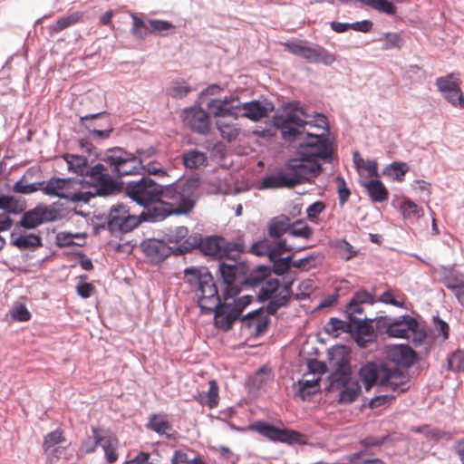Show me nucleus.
<instances>
[{
	"label": "nucleus",
	"instance_id": "obj_1",
	"mask_svg": "<svg viewBox=\"0 0 464 464\" xmlns=\"http://www.w3.org/2000/svg\"><path fill=\"white\" fill-rule=\"evenodd\" d=\"M199 178L192 176L180 182V178L169 184H159L150 177L126 183L124 193L142 208L146 215H155V221L161 222L169 216L188 214L196 205V193Z\"/></svg>",
	"mask_w": 464,
	"mask_h": 464
},
{
	"label": "nucleus",
	"instance_id": "obj_2",
	"mask_svg": "<svg viewBox=\"0 0 464 464\" xmlns=\"http://www.w3.org/2000/svg\"><path fill=\"white\" fill-rule=\"evenodd\" d=\"M185 283L200 293L198 305L202 314H214V326L224 333L233 329L241 315L231 303L223 300L213 274L207 266H188L183 271Z\"/></svg>",
	"mask_w": 464,
	"mask_h": 464
},
{
	"label": "nucleus",
	"instance_id": "obj_3",
	"mask_svg": "<svg viewBox=\"0 0 464 464\" xmlns=\"http://www.w3.org/2000/svg\"><path fill=\"white\" fill-rule=\"evenodd\" d=\"M323 171L319 161H311L305 157L295 155L288 159L285 169L276 175H266L262 180L263 188H293L304 183H313L314 179Z\"/></svg>",
	"mask_w": 464,
	"mask_h": 464
},
{
	"label": "nucleus",
	"instance_id": "obj_4",
	"mask_svg": "<svg viewBox=\"0 0 464 464\" xmlns=\"http://www.w3.org/2000/svg\"><path fill=\"white\" fill-rule=\"evenodd\" d=\"M248 272L247 260L218 259L215 270L214 280L223 296L224 301L234 299L245 290V276Z\"/></svg>",
	"mask_w": 464,
	"mask_h": 464
},
{
	"label": "nucleus",
	"instance_id": "obj_5",
	"mask_svg": "<svg viewBox=\"0 0 464 464\" xmlns=\"http://www.w3.org/2000/svg\"><path fill=\"white\" fill-rule=\"evenodd\" d=\"M154 217L155 215H146L142 211L136 213L125 203L113 204L109 210L108 231L112 236L125 235L142 223H157Z\"/></svg>",
	"mask_w": 464,
	"mask_h": 464
},
{
	"label": "nucleus",
	"instance_id": "obj_6",
	"mask_svg": "<svg viewBox=\"0 0 464 464\" xmlns=\"http://www.w3.org/2000/svg\"><path fill=\"white\" fill-rule=\"evenodd\" d=\"M295 154L305 157L311 161L322 160L331 164L334 160V145L328 134H314L307 132L299 142Z\"/></svg>",
	"mask_w": 464,
	"mask_h": 464
},
{
	"label": "nucleus",
	"instance_id": "obj_7",
	"mask_svg": "<svg viewBox=\"0 0 464 464\" xmlns=\"http://www.w3.org/2000/svg\"><path fill=\"white\" fill-rule=\"evenodd\" d=\"M283 45L288 53L302 57L308 63L331 66L336 61L334 53L319 44L307 40L287 41Z\"/></svg>",
	"mask_w": 464,
	"mask_h": 464
},
{
	"label": "nucleus",
	"instance_id": "obj_8",
	"mask_svg": "<svg viewBox=\"0 0 464 464\" xmlns=\"http://www.w3.org/2000/svg\"><path fill=\"white\" fill-rule=\"evenodd\" d=\"M249 429L274 442H281L290 446L305 445L307 443L305 436L301 432L291 429L278 428L266 420H256L249 426Z\"/></svg>",
	"mask_w": 464,
	"mask_h": 464
},
{
	"label": "nucleus",
	"instance_id": "obj_9",
	"mask_svg": "<svg viewBox=\"0 0 464 464\" xmlns=\"http://www.w3.org/2000/svg\"><path fill=\"white\" fill-rule=\"evenodd\" d=\"M273 126L278 130L283 140L288 143L301 141L306 133L307 120L294 117L293 114L275 113L272 118Z\"/></svg>",
	"mask_w": 464,
	"mask_h": 464
},
{
	"label": "nucleus",
	"instance_id": "obj_10",
	"mask_svg": "<svg viewBox=\"0 0 464 464\" xmlns=\"http://www.w3.org/2000/svg\"><path fill=\"white\" fill-rule=\"evenodd\" d=\"M352 349L345 344L337 343L327 350V360L334 371L327 379L335 378V382L343 383L349 375H352L351 368Z\"/></svg>",
	"mask_w": 464,
	"mask_h": 464
},
{
	"label": "nucleus",
	"instance_id": "obj_11",
	"mask_svg": "<svg viewBox=\"0 0 464 464\" xmlns=\"http://www.w3.org/2000/svg\"><path fill=\"white\" fill-rule=\"evenodd\" d=\"M385 375L386 362L383 360L366 361L358 370V376L366 392H370L375 386L384 387L387 383Z\"/></svg>",
	"mask_w": 464,
	"mask_h": 464
},
{
	"label": "nucleus",
	"instance_id": "obj_12",
	"mask_svg": "<svg viewBox=\"0 0 464 464\" xmlns=\"http://www.w3.org/2000/svg\"><path fill=\"white\" fill-rule=\"evenodd\" d=\"M184 124L194 133L208 135L211 130L209 113L199 105H192L182 110Z\"/></svg>",
	"mask_w": 464,
	"mask_h": 464
},
{
	"label": "nucleus",
	"instance_id": "obj_13",
	"mask_svg": "<svg viewBox=\"0 0 464 464\" xmlns=\"http://www.w3.org/2000/svg\"><path fill=\"white\" fill-rule=\"evenodd\" d=\"M384 354L389 362L405 370L419 360L418 353L408 343L388 344L384 348Z\"/></svg>",
	"mask_w": 464,
	"mask_h": 464
},
{
	"label": "nucleus",
	"instance_id": "obj_14",
	"mask_svg": "<svg viewBox=\"0 0 464 464\" xmlns=\"http://www.w3.org/2000/svg\"><path fill=\"white\" fill-rule=\"evenodd\" d=\"M329 384L325 387L328 392L338 391L339 398L337 400L340 405H349L354 402L362 392V386L357 380H352V375L343 382H335V378L327 379Z\"/></svg>",
	"mask_w": 464,
	"mask_h": 464
},
{
	"label": "nucleus",
	"instance_id": "obj_15",
	"mask_svg": "<svg viewBox=\"0 0 464 464\" xmlns=\"http://www.w3.org/2000/svg\"><path fill=\"white\" fill-rule=\"evenodd\" d=\"M143 254L153 263H161L170 256H174L172 246L167 244L164 238H145L140 244Z\"/></svg>",
	"mask_w": 464,
	"mask_h": 464
},
{
	"label": "nucleus",
	"instance_id": "obj_16",
	"mask_svg": "<svg viewBox=\"0 0 464 464\" xmlns=\"http://www.w3.org/2000/svg\"><path fill=\"white\" fill-rule=\"evenodd\" d=\"M267 304L263 305L256 310L250 311L241 317L242 326L246 329L255 328V332L252 334L254 337L263 335L266 331L271 323L267 314Z\"/></svg>",
	"mask_w": 464,
	"mask_h": 464
},
{
	"label": "nucleus",
	"instance_id": "obj_17",
	"mask_svg": "<svg viewBox=\"0 0 464 464\" xmlns=\"http://www.w3.org/2000/svg\"><path fill=\"white\" fill-rule=\"evenodd\" d=\"M237 105H239V110L244 111L241 117L246 118L252 121H258L267 117L268 114L275 110L274 102L264 97L259 100H252L243 103L238 102Z\"/></svg>",
	"mask_w": 464,
	"mask_h": 464
},
{
	"label": "nucleus",
	"instance_id": "obj_18",
	"mask_svg": "<svg viewBox=\"0 0 464 464\" xmlns=\"http://www.w3.org/2000/svg\"><path fill=\"white\" fill-rule=\"evenodd\" d=\"M15 227L10 234V245L16 247L21 251L30 250L34 251L43 246V239L39 234L35 233H22L17 231Z\"/></svg>",
	"mask_w": 464,
	"mask_h": 464
},
{
	"label": "nucleus",
	"instance_id": "obj_19",
	"mask_svg": "<svg viewBox=\"0 0 464 464\" xmlns=\"http://www.w3.org/2000/svg\"><path fill=\"white\" fill-rule=\"evenodd\" d=\"M131 152L121 147H111L106 150L105 155L101 159L114 177H118L122 166L128 162Z\"/></svg>",
	"mask_w": 464,
	"mask_h": 464
},
{
	"label": "nucleus",
	"instance_id": "obj_20",
	"mask_svg": "<svg viewBox=\"0 0 464 464\" xmlns=\"http://www.w3.org/2000/svg\"><path fill=\"white\" fill-rule=\"evenodd\" d=\"M95 194L99 197H107L121 193L125 188V183L117 177L110 174L102 175V178L94 181Z\"/></svg>",
	"mask_w": 464,
	"mask_h": 464
},
{
	"label": "nucleus",
	"instance_id": "obj_21",
	"mask_svg": "<svg viewBox=\"0 0 464 464\" xmlns=\"http://www.w3.org/2000/svg\"><path fill=\"white\" fill-rule=\"evenodd\" d=\"M294 280L286 281L283 284L282 289L276 295V298L267 304V314L276 315L279 309L287 307L293 299L294 292L292 289Z\"/></svg>",
	"mask_w": 464,
	"mask_h": 464
},
{
	"label": "nucleus",
	"instance_id": "obj_22",
	"mask_svg": "<svg viewBox=\"0 0 464 464\" xmlns=\"http://www.w3.org/2000/svg\"><path fill=\"white\" fill-rule=\"evenodd\" d=\"M83 179H76L74 178L53 177L48 181H44V194L64 199L65 198H68L67 193L61 190L67 188L72 182L81 183Z\"/></svg>",
	"mask_w": 464,
	"mask_h": 464
},
{
	"label": "nucleus",
	"instance_id": "obj_23",
	"mask_svg": "<svg viewBox=\"0 0 464 464\" xmlns=\"http://www.w3.org/2000/svg\"><path fill=\"white\" fill-rule=\"evenodd\" d=\"M271 278V270L269 265H258L253 269L248 265L247 276H245V289L255 288Z\"/></svg>",
	"mask_w": 464,
	"mask_h": 464
},
{
	"label": "nucleus",
	"instance_id": "obj_24",
	"mask_svg": "<svg viewBox=\"0 0 464 464\" xmlns=\"http://www.w3.org/2000/svg\"><path fill=\"white\" fill-rule=\"evenodd\" d=\"M414 324L415 317L409 314L394 317L392 322L389 337L409 339V329H411Z\"/></svg>",
	"mask_w": 464,
	"mask_h": 464
},
{
	"label": "nucleus",
	"instance_id": "obj_25",
	"mask_svg": "<svg viewBox=\"0 0 464 464\" xmlns=\"http://www.w3.org/2000/svg\"><path fill=\"white\" fill-rule=\"evenodd\" d=\"M93 440L96 445H99L104 451L105 459L109 463H114L118 459L116 451L117 439L111 436H102L98 433V429L92 427Z\"/></svg>",
	"mask_w": 464,
	"mask_h": 464
},
{
	"label": "nucleus",
	"instance_id": "obj_26",
	"mask_svg": "<svg viewBox=\"0 0 464 464\" xmlns=\"http://www.w3.org/2000/svg\"><path fill=\"white\" fill-rule=\"evenodd\" d=\"M26 209L24 198L13 195L0 194V210L5 215H19Z\"/></svg>",
	"mask_w": 464,
	"mask_h": 464
},
{
	"label": "nucleus",
	"instance_id": "obj_27",
	"mask_svg": "<svg viewBox=\"0 0 464 464\" xmlns=\"http://www.w3.org/2000/svg\"><path fill=\"white\" fill-rule=\"evenodd\" d=\"M376 300L372 293H370L364 288H361L353 294L352 298L347 303L346 309L352 311V313H363V304H373Z\"/></svg>",
	"mask_w": 464,
	"mask_h": 464
},
{
	"label": "nucleus",
	"instance_id": "obj_28",
	"mask_svg": "<svg viewBox=\"0 0 464 464\" xmlns=\"http://www.w3.org/2000/svg\"><path fill=\"white\" fill-rule=\"evenodd\" d=\"M243 254H246V246L223 237L220 259L239 261Z\"/></svg>",
	"mask_w": 464,
	"mask_h": 464
},
{
	"label": "nucleus",
	"instance_id": "obj_29",
	"mask_svg": "<svg viewBox=\"0 0 464 464\" xmlns=\"http://www.w3.org/2000/svg\"><path fill=\"white\" fill-rule=\"evenodd\" d=\"M92 124V128L103 129L112 126L110 113L106 111H99L96 113L85 114L80 116L79 126L81 129L85 130V126Z\"/></svg>",
	"mask_w": 464,
	"mask_h": 464
},
{
	"label": "nucleus",
	"instance_id": "obj_30",
	"mask_svg": "<svg viewBox=\"0 0 464 464\" xmlns=\"http://www.w3.org/2000/svg\"><path fill=\"white\" fill-rule=\"evenodd\" d=\"M223 236L211 235L203 237L201 236V243L199 251L204 256H212L217 258V263L220 259Z\"/></svg>",
	"mask_w": 464,
	"mask_h": 464
},
{
	"label": "nucleus",
	"instance_id": "obj_31",
	"mask_svg": "<svg viewBox=\"0 0 464 464\" xmlns=\"http://www.w3.org/2000/svg\"><path fill=\"white\" fill-rule=\"evenodd\" d=\"M362 186L367 189L372 202L382 203L387 200L389 192L381 179L366 180L362 183Z\"/></svg>",
	"mask_w": 464,
	"mask_h": 464
},
{
	"label": "nucleus",
	"instance_id": "obj_32",
	"mask_svg": "<svg viewBox=\"0 0 464 464\" xmlns=\"http://www.w3.org/2000/svg\"><path fill=\"white\" fill-rule=\"evenodd\" d=\"M207 108L208 110L209 116L213 117H234L237 119L238 117L237 111H239V105H231L229 107H226L223 105L219 99H210L206 103Z\"/></svg>",
	"mask_w": 464,
	"mask_h": 464
},
{
	"label": "nucleus",
	"instance_id": "obj_33",
	"mask_svg": "<svg viewBox=\"0 0 464 464\" xmlns=\"http://www.w3.org/2000/svg\"><path fill=\"white\" fill-rule=\"evenodd\" d=\"M261 287L256 294V301L258 303H270L276 298L278 290L281 287V282L278 278L271 277L265 283L261 284Z\"/></svg>",
	"mask_w": 464,
	"mask_h": 464
},
{
	"label": "nucleus",
	"instance_id": "obj_34",
	"mask_svg": "<svg viewBox=\"0 0 464 464\" xmlns=\"http://www.w3.org/2000/svg\"><path fill=\"white\" fill-rule=\"evenodd\" d=\"M147 427L160 436H165L169 440L175 439V431L171 424L168 420L157 414H152L150 417Z\"/></svg>",
	"mask_w": 464,
	"mask_h": 464
},
{
	"label": "nucleus",
	"instance_id": "obj_35",
	"mask_svg": "<svg viewBox=\"0 0 464 464\" xmlns=\"http://www.w3.org/2000/svg\"><path fill=\"white\" fill-rule=\"evenodd\" d=\"M298 386L295 392V396L299 397L302 401H310L311 397L320 392V379L314 380H303L299 379L297 382L293 384V387Z\"/></svg>",
	"mask_w": 464,
	"mask_h": 464
},
{
	"label": "nucleus",
	"instance_id": "obj_36",
	"mask_svg": "<svg viewBox=\"0 0 464 464\" xmlns=\"http://www.w3.org/2000/svg\"><path fill=\"white\" fill-rule=\"evenodd\" d=\"M272 379L271 368L262 366L258 368L254 375L247 380V385L250 391H260L264 389Z\"/></svg>",
	"mask_w": 464,
	"mask_h": 464
},
{
	"label": "nucleus",
	"instance_id": "obj_37",
	"mask_svg": "<svg viewBox=\"0 0 464 464\" xmlns=\"http://www.w3.org/2000/svg\"><path fill=\"white\" fill-rule=\"evenodd\" d=\"M290 218L285 214L273 218L268 224V236L280 238L284 234H289Z\"/></svg>",
	"mask_w": 464,
	"mask_h": 464
},
{
	"label": "nucleus",
	"instance_id": "obj_38",
	"mask_svg": "<svg viewBox=\"0 0 464 464\" xmlns=\"http://www.w3.org/2000/svg\"><path fill=\"white\" fill-rule=\"evenodd\" d=\"M68 165V169L79 176H86L88 173V159L82 155L65 153L63 156Z\"/></svg>",
	"mask_w": 464,
	"mask_h": 464
},
{
	"label": "nucleus",
	"instance_id": "obj_39",
	"mask_svg": "<svg viewBox=\"0 0 464 464\" xmlns=\"http://www.w3.org/2000/svg\"><path fill=\"white\" fill-rule=\"evenodd\" d=\"M83 14L82 12H73L68 15L63 16L56 20L49 26V33L54 35L63 30L71 27L81 21Z\"/></svg>",
	"mask_w": 464,
	"mask_h": 464
},
{
	"label": "nucleus",
	"instance_id": "obj_40",
	"mask_svg": "<svg viewBox=\"0 0 464 464\" xmlns=\"http://www.w3.org/2000/svg\"><path fill=\"white\" fill-rule=\"evenodd\" d=\"M182 162L187 169H198L208 163L207 154L196 149L184 152Z\"/></svg>",
	"mask_w": 464,
	"mask_h": 464
},
{
	"label": "nucleus",
	"instance_id": "obj_41",
	"mask_svg": "<svg viewBox=\"0 0 464 464\" xmlns=\"http://www.w3.org/2000/svg\"><path fill=\"white\" fill-rule=\"evenodd\" d=\"M201 243V234L194 233L190 236H187L179 245L172 246L174 249V256H180L185 254L191 252L194 249H199Z\"/></svg>",
	"mask_w": 464,
	"mask_h": 464
},
{
	"label": "nucleus",
	"instance_id": "obj_42",
	"mask_svg": "<svg viewBox=\"0 0 464 464\" xmlns=\"http://www.w3.org/2000/svg\"><path fill=\"white\" fill-rule=\"evenodd\" d=\"M399 211L401 212L404 219H419L424 215L423 208L417 205L409 198H404L401 200L399 206Z\"/></svg>",
	"mask_w": 464,
	"mask_h": 464
},
{
	"label": "nucleus",
	"instance_id": "obj_43",
	"mask_svg": "<svg viewBox=\"0 0 464 464\" xmlns=\"http://www.w3.org/2000/svg\"><path fill=\"white\" fill-rule=\"evenodd\" d=\"M147 22L150 27V34L167 37L175 31V25L167 20L147 19Z\"/></svg>",
	"mask_w": 464,
	"mask_h": 464
},
{
	"label": "nucleus",
	"instance_id": "obj_44",
	"mask_svg": "<svg viewBox=\"0 0 464 464\" xmlns=\"http://www.w3.org/2000/svg\"><path fill=\"white\" fill-rule=\"evenodd\" d=\"M41 225L43 224L34 207L29 210H24L22 213L21 219L15 224V227H23L25 230H33Z\"/></svg>",
	"mask_w": 464,
	"mask_h": 464
},
{
	"label": "nucleus",
	"instance_id": "obj_45",
	"mask_svg": "<svg viewBox=\"0 0 464 464\" xmlns=\"http://www.w3.org/2000/svg\"><path fill=\"white\" fill-rule=\"evenodd\" d=\"M144 169V164H142V159L138 158L134 153H130L128 162L122 166L121 172L117 178H121L128 175L142 174Z\"/></svg>",
	"mask_w": 464,
	"mask_h": 464
},
{
	"label": "nucleus",
	"instance_id": "obj_46",
	"mask_svg": "<svg viewBox=\"0 0 464 464\" xmlns=\"http://www.w3.org/2000/svg\"><path fill=\"white\" fill-rule=\"evenodd\" d=\"M192 87L184 80L177 79L166 89V93L173 99H183L192 92Z\"/></svg>",
	"mask_w": 464,
	"mask_h": 464
},
{
	"label": "nucleus",
	"instance_id": "obj_47",
	"mask_svg": "<svg viewBox=\"0 0 464 464\" xmlns=\"http://www.w3.org/2000/svg\"><path fill=\"white\" fill-rule=\"evenodd\" d=\"M352 327L353 325H349V322H345V320H342L338 317H331L324 324V330L326 334L337 337L339 335L338 331L350 334L352 333Z\"/></svg>",
	"mask_w": 464,
	"mask_h": 464
},
{
	"label": "nucleus",
	"instance_id": "obj_48",
	"mask_svg": "<svg viewBox=\"0 0 464 464\" xmlns=\"http://www.w3.org/2000/svg\"><path fill=\"white\" fill-rule=\"evenodd\" d=\"M35 209L38 212L42 224L60 220L63 218L61 210L44 204H37Z\"/></svg>",
	"mask_w": 464,
	"mask_h": 464
},
{
	"label": "nucleus",
	"instance_id": "obj_49",
	"mask_svg": "<svg viewBox=\"0 0 464 464\" xmlns=\"http://www.w3.org/2000/svg\"><path fill=\"white\" fill-rule=\"evenodd\" d=\"M198 401L201 404L207 405L209 409H214L218 404L219 400V387L215 380L209 381L208 391L204 394H200Z\"/></svg>",
	"mask_w": 464,
	"mask_h": 464
},
{
	"label": "nucleus",
	"instance_id": "obj_50",
	"mask_svg": "<svg viewBox=\"0 0 464 464\" xmlns=\"http://www.w3.org/2000/svg\"><path fill=\"white\" fill-rule=\"evenodd\" d=\"M440 281L444 286L451 292L460 285L462 280H459L458 276L455 274L453 268L450 266H440Z\"/></svg>",
	"mask_w": 464,
	"mask_h": 464
},
{
	"label": "nucleus",
	"instance_id": "obj_51",
	"mask_svg": "<svg viewBox=\"0 0 464 464\" xmlns=\"http://www.w3.org/2000/svg\"><path fill=\"white\" fill-rule=\"evenodd\" d=\"M132 27L130 33L137 40H144L150 34V29L148 27V22L139 17L136 14L131 13Z\"/></svg>",
	"mask_w": 464,
	"mask_h": 464
},
{
	"label": "nucleus",
	"instance_id": "obj_52",
	"mask_svg": "<svg viewBox=\"0 0 464 464\" xmlns=\"http://www.w3.org/2000/svg\"><path fill=\"white\" fill-rule=\"evenodd\" d=\"M409 170L410 168L406 162L393 161L383 169V174L392 177L394 180L401 181Z\"/></svg>",
	"mask_w": 464,
	"mask_h": 464
},
{
	"label": "nucleus",
	"instance_id": "obj_53",
	"mask_svg": "<svg viewBox=\"0 0 464 464\" xmlns=\"http://www.w3.org/2000/svg\"><path fill=\"white\" fill-rule=\"evenodd\" d=\"M313 232V228L307 225L304 219L290 222L289 235L293 237L308 239L312 237Z\"/></svg>",
	"mask_w": 464,
	"mask_h": 464
},
{
	"label": "nucleus",
	"instance_id": "obj_54",
	"mask_svg": "<svg viewBox=\"0 0 464 464\" xmlns=\"http://www.w3.org/2000/svg\"><path fill=\"white\" fill-rule=\"evenodd\" d=\"M250 246H246V253L252 254L256 256H269L270 242L266 237L249 242Z\"/></svg>",
	"mask_w": 464,
	"mask_h": 464
},
{
	"label": "nucleus",
	"instance_id": "obj_55",
	"mask_svg": "<svg viewBox=\"0 0 464 464\" xmlns=\"http://www.w3.org/2000/svg\"><path fill=\"white\" fill-rule=\"evenodd\" d=\"M44 181L24 183V182H23V179H20L14 184L12 190L14 193L29 195L37 190H42L44 192Z\"/></svg>",
	"mask_w": 464,
	"mask_h": 464
},
{
	"label": "nucleus",
	"instance_id": "obj_56",
	"mask_svg": "<svg viewBox=\"0 0 464 464\" xmlns=\"http://www.w3.org/2000/svg\"><path fill=\"white\" fill-rule=\"evenodd\" d=\"M455 73H448L445 76H440L436 79L435 85L438 90L444 95L447 92L456 91L459 85V82L454 81Z\"/></svg>",
	"mask_w": 464,
	"mask_h": 464
},
{
	"label": "nucleus",
	"instance_id": "obj_57",
	"mask_svg": "<svg viewBox=\"0 0 464 464\" xmlns=\"http://www.w3.org/2000/svg\"><path fill=\"white\" fill-rule=\"evenodd\" d=\"M382 50L401 49L404 45V40L399 33H383Z\"/></svg>",
	"mask_w": 464,
	"mask_h": 464
},
{
	"label": "nucleus",
	"instance_id": "obj_58",
	"mask_svg": "<svg viewBox=\"0 0 464 464\" xmlns=\"http://www.w3.org/2000/svg\"><path fill=\"white\" fill-rule=\"evenodd\" d=\"M283 112L281 114H293L294 117H301L306 119L311 117V114L306 111L298 101L288 102L282 106Z\"/></svg>",
	"mask_w": 464,
	"mask_h": 464
},
{
	"label": "nucleus",
	"instance_id": "obj_59",
	"mask_svg": "<svg viewBox=\"0 0 464 464\" xmlns=\"http://www.w3.org/2000/svg\"><path fill=\"white\" fill-rule=\"evenodd\" d=\"M323 255L320 252H312L307 254L305 256L295 260L292 262V266L295 268L304 269L306 266L310 268H315L318 265L316 262L318 259L321 261Z\"/></svg>",
	"mask_w": 464,
	"mask_h": 464
},
{
	"label": "nucleus",
	"instance_id": "obj_60",
	"mask_svg": "<svg viewBox=\"0 0 464 464\" xmlns=\"http://www.w3.org/2000/svg\"><path fill=\"white\" fill-rule=\"evenodd\" d=\"M194 456L189 457V454L182 450H176L173 453V460L178 464H206L199 455L195 454L194 451H189Z\"/></svg>",
	"mask_w": 464,
	"mask_h": 464
},
{
	"label": "nucleus",
	"instance_id": "obj_61",
	"mask_svg": "<svg viewBox=\"0 0 464 464\" xmlns=\"http://www.w3.org/2000/svg\"><path fill=\"white\" fill-rule=\"evenodd\" d=\"M447 370L454 372H464V352L456 351L449 356Z\"/></svg>",
	"mask_w": 464,
	"mask_h": 464
},
{
	"label": "nucleus",
	"instance_id": "obj_62",
	"mask_svg": "<svg viewBox=\"0 0 464 464\" xmlns=\"http://www.w3.org/2000/svg\"><path fill=\"white\" fill-rule=\"evenodd\" d=\"M65 440L63 431L60 429H56L44 437L43 450L44 452H47L51 448L63 443Z\"/></svg>",
	"mask_w": 464,
	"mask_h": 464
},
{
	"label": "nucleus",
	"instance_id": "obj_63",
	"mask_svg": "<svg viewBox=\"0 0 464 464\" xmlns=\"http://www.w3.org/2000/svg\"><path fill=\"white\" fill-rule=\"evenodd\" d=\"M394 440L392 434H385L383 436H367L360 440V443L364 448L382 447L388 442Z\"/></svg>",
	"mask_w": 464,
	"mask_h": 464
},
{
	"label": "nucleus",
	"instance_id": "obj_64",
	"mask_svg": "<svg viewBox=\"0 0 464 464\" xmlns=\"http://www.w3.org/2000/svg\"><path fill=\"white\" fill-rule=\"evenodd\" d=\"M188 235V229L187 227L180 226L176 227L173 230L164 235V239L167 244H180V242L187 237Z\"/></svg>",
	"mask_w": 464,
	"mask_h": 464
}]
</instances>
